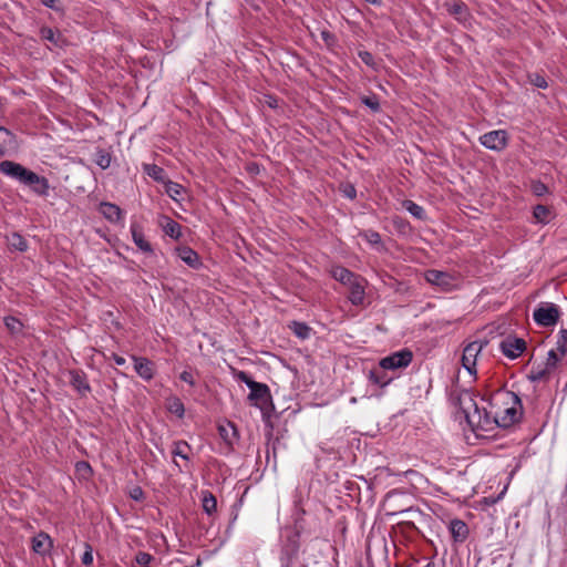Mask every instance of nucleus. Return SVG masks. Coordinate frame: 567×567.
Wrapping results in <instances>:
<instances>
[{
    "label": "nucleus",
    "instance_id": "1",
    "mask_svg": "<svg viewBox=\"0 0 567 567\" xmlns=\"http://www.w3.org/2000/svg\"><path fill=\"white\" fill-rule=\"evenodd\" d=\"M235 378L250 389L247 399L251 405L259 408L261 411L272 405L270 389L266 383L252 380L245 371H236Z\"/></svg>",
    "mask_w": 567,
    "mask_h": 567
},
{
    "label": "nucleus",
    "instance_id": "2",
    "mask_svg": "<svg viewBox=\"0 0 567 567\" xmlns=\"http://www.w3.org/2000/svg\"><path fill=\"white\" fill-rule=\"evenodd\" d=\"M467 423L474 429L489 431L493 425L498 426V413L492 415L485 408H475V412L467 415Z\"/></svg>",
    "mask_w": 567,
    "mask_h": 567
},
{
    "label": "nucleus",
    "instance_id": "3",
    "mask_svg": "<svg viewBox=\"0 0 567 567\" xmlns=\"http://www.w3.org/2000/svg\"><path fill=\"white\" fill-rule=\"evenodd\" d=\"M412 351L405 348L382 358L379 362V367L383 370H396L406 368L412 362Z\"/></svg>",
    "mask_w": 567,
    "mask_h": 567
},
{
    "label": "nucleus",
    "instance_id": "4",
    "mask_svg": "<svg viewBox=\"0 0 567 567\" xmlns=\"http://www.w3.org/2000/svg\"><path fill=\"white\" fill-rule=\"evenodd\" d=\"M559 309L555 303H546L534 310L535 322L542 327L555 326L559 320Z\"/></svg>",
    "mask_w": 567,
    "mask_h": 567
},
{
    "label": "nucleus",
    "instance_id": "5",
    "mask_svg": "<svg viewBox=\"0 0 567 567\" xmlns=\"http://www.w3.org/2000/svg\"><path fill=\"white\" fill-rule=\"evenodd\" d=\"M486 344V341H473L465 346V348L463 349L462 365L471 374H476V360L478 354Z\"/></svg>",
    "mask_w": 567,
    "mask_h": 567
},
{
    "label": "nucleus",
    "instance_id": "6",
    "mask_svg": "<svg viewBox=\"0 0 567 567\" xmlns=\"http://www.w3.org/2000/svg\"><path fill=\"white\" fill-rule=\"evenodd\" d=\"M508 394L512 396L513 402L517 404L518 408L511 406L505 409L502 413H498V426L504 429L509 427L518 422L523 414L520 398L514 392H508Z\"/></svg>",
    "mask_w": 567,
    "mask_h": 567
},
{
    "label": "nucleus",
    "instance_id": "7",
    "mask_svg": "<svg viewBox=\"0 0 567 567\" xmlns=\"http://www.w3.org/2000/svg\"><path fill=\"white\" fill-rule=\"evenodd\" d=\"M483 146L492 151H503L507 146L508 136L504 130L491 131L480 137Z\"/></svg>",
    "mask_w": 567,
    "mask_h": 567
},
{
    "label": "nucleus",
    "instance_id": "8",
    "mask_svg": "<svg viewBox=\"0 0 567 567\" xmlns=\"http://www.w3.org/2000/svg\"><path fill=\"white\" fill-rule=\"evenodd\" d=\"M424 278L429 284L443 291H450L454 287V276L447 271L429 269L424 272Z\"/></svg>",
    "mask_w": 567,
    "mask_h": 567
},
{
    "label": "nucleus",
    "instance_id": "9",
    "mask_svg": "<svg viewBox=\"0 0 567 567\" xmlns=\"http://www.w3.org/2000/svg\"><path fill=\"white\" fill-rule=\"evenodd\" d=\"M499 349L505 357L514 360L526 350V341L522 338L508 336L501 341Z\"/></svg>",
    "mask_w": 567,
    "mask_h": 567
},
{
    "label": "nucleus",
    "instance_id": "10",
    "mask_svg": "<svg viewBox=\"0 0 567 567\" xmlns=\"http://www.w3.org/2000/svg\"><path fill=\"white\" fill-rule=\"evenodd\" d=\"M23 185L28 186L38 196L47 197L49 195L50 184L48 178L32 171L28 173Z\"/></svg>",
    "mask_w": 567,
    "mask_h": 567
},
{
    "label": "nucleus",
    "instance_id": "11",
    "mask_svg": "<svg viewBox=\"0 0 567 567\" xmlns=\"http://www.w3.org/2000/svg\"><path fill=\"white\" fill-rule=\"evenodd\" d=\"M31 548L35 554L45 557L51 554L53 540L48 533L39 532L31 539Z\"/></svg>",
    "mask_w": 567,
    "mask_h": 567
},
{
    "label": "nucleus",
    "instance_id": "12",
    "mask_svg": "<svg viewBox=\"0 0 567 567\" xmlns=\"http://www.w3.org/2000/svg\"><path fill=\"white\" fill-rule=\"evenodd\" d=\"M0 172L23 184L30 169L12 161H2L0 163Z\"/></svg>",
    "mask_w": 567,
    "mask_h": 567
},
{
    "label": "nucleus",
    "instance_id": "13",
    "mask_svg": "<svg viewBox=\"0 0 567 567\" xmlns=\"http://www.w3.org/2000/svg\"><path fill=\"white\" fill-rule=\"evenodd\" d=\"M444 7L447 12L460 22H465L471 17L467 4L462 0L446 1L444 2Z\"/></svg>",
    "mask_w": 567,
    "mask_h": 567
},
{
    "label": "nucleus",
    "instance_id": "14",
    "mask_svg": "<svg viewBox=\"0 0 567 567\" xmlns=\"http://www.w3.org/2000/svg\"><path fill=\"white\" fill-rule=\"evenodd\" d=\"M449 530L454 543H464L470 534L466 523L458 518H454L449 523Z\"/></svg>",
    "mask_w": 567,
    "mask_h": 567
},
{
    "label": "nucleus",
    "instance_id": "15",
    "mask_svg": "<svg viewBox=\"0 0 567 567\" xmlns=\"http://www.w3.org/2000/svg\"><path fill=\"white\" fill-rule=\"evenodd\" d=\"M70 384L82 395L91 392V386L87 382L86 374L82 370L70 371Z\"/></svg>",
    "mask_w": 567,
    "mask_h": 567
},
{
    "label": "nucleus",
    "instance_id": "16",
    "mask_svg": "<svg viewBox=\"0 0 567 567\" xmlns=\"http://www.w3.org/2000/svg\"><path fill=\"white\" fill-rule=\"evenodd\" d=\"M456 405L464 413L465 419L467 420V415L475 412V408H478L477 403L474 400V394L468 390H463L456 398Z\"/></svg>",
    "mask_w": 567,
    "mask_h": 567
},
{
    "label": "nucleus",
    "instance_id": "17",
    "mask_svg": "<svg viewBox=\"0 0 567 567\" xmlns=\"http://www.w3.org/2000/svg\"><path fill=\"white\" fill-rule=\"evenodd\" d=\"M131 234L132 239L134 244L138 247L140 250H142L145 254H152L153 247L152 245L146 240L143 228L137 223L131 224Z\"/></svg>",
    "mask_w": 567,
    "mask_h": 567
},
{
    "label": "nucleus",
    "instance_id": "18",
    "mask_svg": "<svg viewBox=\"0 0 567 567\" xmlns=\"http://www.w3.org/2000/svg\"><path fill=\"white\" fill-rule=\"evenodd\" d=\"M218 433L221 440L226 443L229 449L238 442L239 435L237 427L234 423L227 422L218 425Z\"/></svg>",
    "mask_w": 567,
    "mask_h": 567
},
{
    "label": "nucleus",
    "instance_id": "19",
    "mask_svg": "<svg viewBox=\"0 0 567 567\" xmlns=\"http://www.w3.org/2000/svg\"><path fill=\"white\" fill-rule=\"evenodd\" d=\"M134 370L144 380L150 381L154 377L153 362L143 357H133Z\"/></svg>",
    "mask_w": 567,
    "mask_h": 567
},
{
    "label": "nucleus",
    "instance_id": "20",
    "mask_svg": "<svg viewBox=\"0 0 567 567\" xmlns=\"http://www.w3.org/2000/svg\"><path fill=\"white\" fill-rule=\"evenodd\" d=\"M177 256L190 268L198 269L202 266L199 255L188 246L176 249Z\"/></svg>",
    "mask_w": 567,
    "mask_h": 567
},
{
    "label": "nucleus",
    "instance_id": "21",
    "mask_svg": "<svg viewBox=\"0 0 567 567\" xmlns=\"http://www.w3.org/2000/svg\"><path fill=\"white\" fill-rule=\"evenodd\" d=\"M349 286L348 299L353 306H360L363 303L365 291L361 282V278H355Z\"/></svg>",
    "mask_w": 567,
    "mask_h": 567
},
{
    "label": "nucleus",
    "instance_id": "22",
    "mask_svg": "<svg viewBox=\"0 0 567 567\" xmlns=\"http://www.w3.org/2000/svg\"><path fill=\"white\" fill-rule=\"evenodd\" d=\"M100 213L111 223H117L122 218V209L113 203H101Z\"/></svg>",
    "mask_w": 567,
    "mask_h": 567
},
{
    "label": "nucleus",
    "instance_id": "23",
    "mask_svg": "<svg viewBox=\"0 0 567 567\" xmlns=\"http://www.w3.org/2000/svg\"><path fill=\"white\" fill-rule=\"evenodd\" d=\"M161 226L171 238L178 239L182 236V226L168 216H163Z\"/></svg>",
    "mask_w": 567,
    "mask_h": 567
},
{
    "label": "nucleus",
    "instance_id": "24",
    "mask_svg": "<svg viewBox=\"0 0 567 567\" xmlns=\"http://www.w3.org/2000/svg\"><path fill=\"white\" fill-rule=\"evenodd\" d=\"M40 37L42 40L49 41L59 48L62 47V43L64 42L63 35L60 31L45 25L40 29Z\"/></svg>",
    "mask_w": 567,
    "mask_h": 567
},
{
    "label": "nucleus",
    "instance_id": "25",
    "mask_svg": "<svg viewBox=\"0 0 567 567\" xmlns=\"http://www.w3.org/2000/svg\"><path fill=\"white\" fill-rule=\"evenodd\" d=\"M331 275L337 281H340L343 285H350V282H352L355 278L359 277L354 272L350 271L349 269L342 266L334 267L331 270Z\"/></svg>",
    "mask_w": 567,
    "mask_h": 567
},
{
    "label": "nucleus",
    "instance_id": "26",
    "mask_svg": "<svg viewBox=\"0 0 567 567\" xmlns=\"http://www.w3.org/2000/svg\"><path fill=\"white\" fill-rule=\"evenodd\" d=\"M7 244L10 250L23 252L28 249V243L25 238L16 231L7 236Z\"/></svg>",
    "mask_w": 567,
    "mask_h": 567
},
{
    "label": "nucleus",
    "instance_id": "27",
    "mask_svg": "<svg viewBox=\"0 0 567 567\" xmlns=\"http://www.w3.org/2000/svg\"><path fill=\"white\" fill-rule=\"evenodd\" d=\"M299 550L298 542H292L291 546L285 547L281 551V567H290L292 560L297 557Z\"/></svg>",
    "mask_w": 567,
    "mask_h": 567
},
{
    "label": "nucleus",
    "instance_id": "28",
    "mask_svg": "<svg viewBox=\"0 0 567 567\" xmlns=\"http://www.w3.org/2000/svg\"><path fill=\"white\" fill-rule=\"evenodd\" d=\"M368 379L371 383L381 388L386 386L392 381V379L388 378L386 373L381 368L371 370L369 372Z\"/></svg>",
    "mask_w": 567,
    "mask_h": 567
},
{
    "label": "nucleus",
    "instance_id": "29",
    "mask_svg": "<svg viewBox=\"0 0 567 567\" xmlns=\"http://www.w3.org/2000/svg\"><path fill=\"white\" fill-rule=\"evenodd\" d=\"M202 494H203V498H202L203 511L207 515L214 514L217 509L216 497L209 491H204V492H202Z\"/></svg>",
    "mask_w": 567,
    "mask_h": 567
},
{
    "label": "nucleus",
    "instance_id": "30",
    "mask_svg": "<svg viewBox=\"0 0 567 567\" xmlns=\"http://www.w3.org/2000/svg\"><path fill=\"white\" fill-rule=\"evenodd\" d=\"M289 327L292 332L301 340H306L310 337L311 328L305 322L292 321Z\"/></svg>",
    "mask_w": 567,
    "mask_h": 567
},
{
    "label": "nucleus",
    "instance_id": "31",
    "mask_svg": "<svg viewBox=\"0 0 567 567\" xmlns=\"http://www.w3.org/2000/svg\"><path fill=\"white\" fill-rule=\"evenodd\" d=\"M403 207L415 218L423 220L425 218V210L422 206L417 205L413 200L405 199L402 203Z\"/></svg>",
    "mask_w": 567,
    "mask_h": 567
},
{
    "label": "nucleus",
    "instance_id": "32",
    "mask_svg": "<svg viewBox=\"0 0 567 567\" xmlns=\"http://www.w3.org/2000/svg\"><path fill=\"white\" fill-rule=\"evenodd\" d=\"M145 172L150 177H152L156 182H166V172L164 171V168L155 164L145 165Z\"/></svg>",
    "mask_w": 567,
    "mask_h": 567
},
{
    "label": "nucleus",
    "instance_id": "33",
    "mask_svg": "<svg viewBox=\"0 0 567 567\" xmlns=\"http://www.w3.org/2000/svg\"><path fill=\"white\" fill-rule=\"evenodd\" d=\"M164 184L165 193L176 202L178 200V196H181L185 192V188L178 183L167 179Z\"/></svg>",
    "mask_w": 567,
    "mask_h": 567
},
{
    "label": "nucleus",
    "instance_id": "34",
    "mask_svg": "<svg viewBox=\"0 0 567 567\" xmlns=\"http://www.w3.org/2000/svg\"><path fill=\"white\" fill-rule=\"evenodd\" d=\"M551 370L545 364L544 368H533L528 374L532 382H538L549 378Z\"/></svg>",
    "mask_w": 567,
    "mask_h": 567
},
{
    "label": "nucleus",
    "instance_id": "35",
    "mask_svg": "<svg viewBox=\"0 0 567 567\" xmlns=\"http://www.w3.org/2000/svg\"><path fill=\"white\" fill-rule=\"evenodd\" d=\"M94 162L102 169H106L111 165V154L103 148H99L95 153Z\"/></svg>",
    "mask_w": 567,
    "mask_h": 567
},
{
    "label": "nucleus",
    "instance_id": "36",
    "mask_svg": "<svg viewBox=\"0 0 567 567\" xmlns=\"http://www.w3.org/2000/svg\"><path fill=\"white\" fill-rule=\"evenodd\" d=\"M362 104L369 107L373 113H378L381 111V105L379 97L375 94L363 95L360 97Z\"/></svg>",
    "mask_w": 567,
    "mask_h": 567
},
{
    "label": "nucleus",
    "instance_id": "37",
    "mask_svg": "<svg viewBox=\"0 0 567 567\" xmlns=\"http://www.w3.org/2000/svg\"><path fill=\"white\" fill-rule=\"evenodd\" d=\"M190 450L189 444L186 441H177L174 443V447L172 450L173 456H179L184 460H188L189 456L186 451Z\"/></svg>",
    "mask_w": 567,
    "mask_h": 567
},
{
    "label": "nucleus",
    "instance_id": "38",
    "mask_svg": "<svg viewBox=\"0 0 567 567\" xmlns=\"http://www.w3.org/2000/svg\"><path fill=\"white\" fill-rule=\"evenodd\" d=\"M534 218L542 224L548 223V216L550 215V210L545 205H537L534 207L533 212Z\"/></svg>",
    "mask_w": 567,
    "mask_h": 567
},
{
    "label": "nucleus",
    "instance_id": "39",
    "mask_svg": "<svg viewBox=\"0 0 567 567\" xmlns=\"http://www.w3.org/2000/svg\"><path fill=\"white\" fill-rule=\"evenodd\" d=\"M360 236L373 246L382 245L381 236L375 230H372V229L364 230V231L360 233Z\"/></svg>",
    "mask_w": 567,
    "mask_h": 567
},
{
    "label": "nucleus",
    "instance_id": "40",
    "mask_svg": "<svg viewBox=\"0 0 567 567\" xmlns=\"http://www.w3.org/2000/svg\"><path fill=\"white\" fill-rule=\"evenodd\" d=\"M168 411L178 417H183L185 414V408L183 402L178 398H174L168 405Z\"/></svg>",
    "mask_w": 567,
    "mask_h": 567
},
{
    "label": "nucleus",
    "instance_id": "41",
    "mask_svg": "<svg viewBox=\"0 0 567 567\" xmlns=\"http://www.w3.org/2000/svg\"><path fill=\"white\" fill-rule=\"evenodd\" d=\"M14 138V135L8 128L0 126V152L3 147L10 145Z\"/></svg>",
    "mask_w": 567,
    "mask_h": 567
},
{
    "label": "nucleus",
    "instance_id": "42",
    "mask_svg": "<svg viewBox=\"0 0 567 567\" xmlns=\"http://www.w3.org/2000/svg\"><path fill=\"white\" fill-rule=\"evenodd\" d=\"M557 350L564 357L567 352V329H561L558 333Z\"/></svg>",
    "mask_w": 567,
    "mask_h": 567
},
{
    "label": "nucleus",
    "instance_id": "43",
    "mask_svg": "<svg viewBox=\"0 0 567 567\" xmlns=\"http://www.w3.org/2000/svg\"><path fill=\"white\" fill-rule=\"evenodd\" d=\"M154 560V556L146 551H138L135 556V561L141 567H150V564Z\"/></svg>",
    "mask_w": 567,
    "mask_h": 567
},
{
    "label": "nucleus",
    "instance_id": "44",
    "mask_svg": "<svg viewBox=\"0 0 567 567\" xmlns=\"http://www.w3.org/2000/svg\"><path fill=\"white\" fill-rule=\"evenodd\" d=\"M358 55H359V58L361 59V61L365 65H368V66H370V68H372L374 70L377 69V63H375L374 56H373V54L371 52H369V51H359Z\"/></svg>",
    "mask_w": 567,
    "mask_h": 567
},
{
    "label": "nucleus",
    "instance_id": "45",
    "mask_svg": "<svg viewBox=\"0 0 567 567\" xmlns=\"http://www.w3.org/2000/svg\"><path fill=\"white\" fill-rule=\"evenodd\" d=\"M300 502L301 501H298L295 504L293 517H295V525L297 528L301 527L300 524L303 520V516L306 515V511L302 506H300Z\"/></svg>",
    "mask_w": 567,
    "mask_h": 567
},
{
    "label": "nucleus",
    "instance_id": "46",
    "mask_svg": "<svg viewBox=\"0 0 567 567\" xmlns=\"http://www.w3.org/2000/svg\"><path fill=\"white\" fill-rule=\"evenodd\" d=\"M529 80H530V83L536 87L546 89L548 86L546 79L538 73L530 74Z\"/></svg>",
    "mask_w": 567,
    "mask_h": 567
},
{
    "label": "nucleus",
    "instance_id": "47",
    "mask_svg": "<svg viewBox=\"0 0 567 567\" xmlns=\"http://www.w3.org/2000/svg\"><path fill=\"white\" fill-rule=\"evenodd\" d=\"M4 323L11 332H18L22 327L21 322L14 317H7Z\"/></svg>",
    "mask_w": 567,
    "mask_h": 567
},
{
    "label": "nucleus",
    "instance_id": "48",
    "mask_svg": "<svg viewBox=\"0 0 567 567\" xmlns=\"http://www.w3.org/2000/svg\"><path fill=\"white\" fill-rule=\"evenodd\" d=\"M560 358L561 355L559 357L555 350H550L547 354L546 365L553 371L560 361Z\"/></svg>",
    "mask_w": 567,
    "mask_h": 567
},
{
    "label": "nucleus",
    "instance_id": "49",
    "mask_svg": "<svg viewBox=\"0 0 567 567\" xmlns=\"http://www.w3.org/2000/svg\"><path fill=\"white\" fill-rule=\"evenodd\" d=\"M81 563L84 566H91L93 564V549L89 544H85V551L81 557Z\"/></svg>",
    "mask_w": 567,
    "mask_h": 567
},
{
    "label": "nucleus",
    "instance_id": "50",
    "mask_svg": "<svg viewBox=\"0 0 567 567\" xmlns=\"http://www.w3.org/2000/svg\"><path fill=\"white\" fill-rule=\"evenodd\" d=\"M179 379L186 383H188L190 386H194L195 385V379L193 377V373L189 372V371H183L181 374H179Z\"/></svg>",
    "mask_w": 567,
    "mask_h": 567
},
{
    "label": "nucleus",
    "instance_id": "51",
    "mask_svg": "<svg viewBox=\"0 0 567 567\" xmlns=\"http://www.w3.org/2000/svg\"><path fill=\"white\" fill-rule=\"evenodd\" d=\"M131 497L135 501H142L144 498V492L140 486L134 487L131 491Z\"/></svg>",
    "mask_w": 567,
    "mask_h": 567
},
{
    "label": "nucleus",
    "instance_id": "52",
    "mask_svg": "<svg viewBox=\"0 0 567 567\" xmlns=\"http://www.w3.org/2000/svg\"><path fill=\"white\" fill-rule=\"evenodd\" d=\"M533 189L536 195L540 196L547 192V186L544 183L537 182Z\"/></svg>",
    "mask_w": 567,
    "mask_h": 567
},
{
    "label": "nucleus",
    "instance_id": "53",
    "mask_svg": "<svg viewBox=\"0 0 567 567\" xmlns=\"http://www.w3.org/2000/svg\"><path fill=\"white\" fill-rule=\"evenodd\" d=\"M76 470L79 472L85 471L87 474L92 473V468L87 462L81 461L76 463Z\"/></svg>",
    "mask_w": 567,
    "mask_h": 567
},
{
    "label": "nucleus",
    "instance_id": "54",
    "mask_svg": "<svg viewBox=\"0 0 567 567\" xmlns=\"http://www.w3.org/2000/svg\"><path fill=\"white\" fill-rule=\"evenodd\" d=\"M344 194L347 197L353 199L357 195V192H355V188L352 186V185H349L346 189H344Z\"/></svg>",
    "mask_w": 567,
    "mask_h": 567
},
{
    "label": "nucleus",
    "instance_id": "55",
    "mask_svg": "<svg viewBox=\"0 0 567 567\" xmlns=\"http://www.w3.org/2000/svg\"><path fill=\"white\" fill-rule=\"evenodd\" d=\"M112 359L114 360L115 364H117V365H124L126 363L125 358L122 355H118L116 353H112Z\"/></svg>",
    "mask_w": 567,
    "mask_h": 567
},
{
    "label": "nucleus",
    "instance_id": "56",
    "mask_svg": "<svg viewBox=\"0 0 567 567\" xmlns=\"http://www.w3.org/2000/svg\"><path fill=\"white\" fill-rule=\"evenodd\" d=\"M41 2H42V4H44L45 7H48L50 9L58 10V7H56L58 0H41Z\"/></svg>",
    "mask_w": 567,
    "mask_h": 567
},
{
    "label": "nucleus",
    "instance_id": "57",
    "mask_svg": "<svg viewBox=\"0 0 567 567\" xmlns=\"http://www.w3.org/2000/svg\"><path fill=\"white\" fill-rule=\"evenodd\" d=\"M269 102H268V105L270 107H277V99L272 97V96H269Z\"/></svg>",
    "mask_w": 567,
    "mask_h": 567
},
{
    "label": "nucleus",
    "instance_id": "58",
    "mask_svg": "<svg viewBox=\"0 0 567 567\" xmlns=\"http://www.w3.org/2000/svg\"><path fill=\"white\" fill-rule=\"evenodd\" d=\"M364 1L368 3L374 4V6H380L382 3V0H364Z\"/></svg>",
    "mask_w": 567,
    "mask_h": 567
},
{
    "label": "nucleus",
    "instance_id": "59",
    "mask_svg": "<svg viewBox=\"0 0 567 567\" xmlns=\"http://www.w3.org/2000/svg\"><path fill=\"white\" fill-rule=\"evenodd\" d=\"M322 37H323L324 40H327L330 37V33L329 32H322Z\"/></svg>",
    "mask_w": 567,
    "mask_h": 567
},
{
    "label": "nucleus",
    "instance_id": "60",
    "mask_svg": "<svg viewBox=\"0 0 567 567\" xmlns=\"http://www.w3.org/2000/svg\"><path fill=\"white\" fill-rule=\"evenodd\" d=\"M301 567H308L307 565H302Z\"/></svg>",
    "mask_w": 567,
    "mask_h": 567
},
{
    "label": "nucleus",
    "instance_id": "61",
    "mask_svg": "<svg viewBox=\"0 0 567 567\" xmlns=\"http://www.w3.org/2000/svg\"><path fill=\"white\" fill-rule=\"evenodd\" d=\"M396 567H399V566H396Z\"/></svg>",
    "mask_w": 567,
    "mask_h": 567
}]
</instances>
